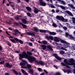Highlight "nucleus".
<instances>
[{
  "label": "nucleus",
  "mask_w": 75,
  "mask_h": 75,
  "mask_svg": "<svg viewBox=\"0 0 75 75\" xmlns=\"http://www.w3.org/2000/svg\"><path fill=\"white\" fill-rule=\"evenodd\" d=\"M46 38L48 39V40H53V39L54 38L52 36H46Z\"/></svg>",
  "instance_id": "9d476101"
},
{
  "label": "nucleus",
  "mask_w": 75,
  "mask_h": 75,
  "mask_svg": "<svg viewBox=\"0 0 75 75\" xmlns=\"http://www.w3.org/2000/svg\"><path fill=\"white\" fill-rule=\"evenodd\" d=\"M50 34H51V35H56V33L55 32H50L49 33Z\"/></svg>",
  "instance_id": "bb28decb"
},
{
  "label": "nucleus",
  "mask_w": 75,
  "mask_h": 75,
  "mask_svg": "<svg viewBox=\"0 0 75 75\" xmlns=\"http://www.w3.org/2000/svg\"><path fill=\"white\" fill-rule=\"evenodd\" d=\"M59 2H61L62 3L64 4H65V2L63 1H61V0H57Z\"/></svg>",
  "instance_id": "c756f323"
},
{
  "label": "nucleus",
  "mask_w": 75,
  "mask_h": 75,
  "mask_svg": "<svg viewBox=\"0 0 75 75\" xmlns=\"http://www.w3.org/2000/svg\"><path fill=\"white\" fill-rule=\"evenodd\" d=\"M41 47H42V49L43 50H45L47 48V46L45 45H42Z\"/></svg>",
  "instance_id": "412c9836"
},
{
  "label": "nucleus",
  "mask_w": 75,
  "mask_h": 75,
  "mask_svg": "<svg viewBox=\"0 0 75 75\" xmlns=\"http://www.w3.org/2000/svg\"><path fill=\"white\" fill-rule=\"evenodd\" d=\"M42 42L44 44V45H47V44H48V42L46 40H43L42 41Z\"/></svg>",
  "instance_id": "b1692460"
},
{
  "label": "nucleus",
  "mask_w": 75,
  "mask_h": 75,
  "mask_svg": "<svg viewBox=\"0 0 75 75\" xmlns=\"http://www.w3.org/2000/svg\"><path fill=\"white\" fill-rule=\"evenodd\" d=\"M3 50V48L1 46V45H0V51H1Z\"/></svg>",
  "instance_id": "13d9d810"
},
{
  "label": "nucleus",
  "mask_w": 75,
  "mask_h": 75,
  "mask_svg": "<svg viewBox=\"0 0 75 75\" xmlns=\"http://www.w3.org/2000/svg\"><path fill=\"white\" fill-rule=\"evenodd\" d=\"M15 33L14 34V35L15 36H18V34H17V33H18V34H20V32H19V30L17 29H16L14 31Z\"/></svg>",
  "instance_id": "1a4fd4ad"
},
{
  "label": "nucleus",
  "mask_w": 75,
  "mask_h": 75,
  "mask_svg": "<svg viewBox=\"0 0 75 75\" xmlns=\"http://www.w3.org/2000/svg\"><path fill=\"white\" fill-rule=\"evenodd\" d=\"M29 72L30 74H31V75H34V71H33V70L32 69H29Z\"/></svg>",
  "instance_id": "f3484780"
},
{
  "label": "nucleus",
  "mask_w": 75,
  "mask_h": 75,
  "mask_svg": "<svg viewBox=\"0 0 75 75\" xmlns=\"http://www.w3.org/2000/svg\"><path fill=\"white\" fill-rule=\"evenodd\" d=\"M7 44L8 46H9L10 47H11V43L10 42H8Z\"/></svg>",
  "instance_id": "864d4df0"
},
{
  "label": "nucleus",
  "mask_w": 75,
  "mask_h": 75,
  "mask_svg": "<svg viewBox=\"0 0 75 75\" xmlns=\"http://www.w3.org/2000/svg\"><path fill=\"white\" fill-rule=\"evenodd\" d=\"M24 75H28V73H27L26 72L24 73Z\"/></svg>",
  "instance_id": "69168bd1"
},
{
  "label": "nucleus",
  "mask_w": 75,
  "mask_h": 75,
  "mask_svg": "<svg viewBox=\"0 0 75 75\" xmlns=\"http://www.w3.org/2000/svg\"><path fill=\"white\" fill-rule=\"evenodd\" d=\"M62 27L63 28H64V30H67V27L65 26H63Z\"/></svg>",
  "instance_id": "3c124183"
},
{
  "label": "nucleus",
  "mask_w": 75,
  "mask_h": 75,
  "mask_svg": "<svg viewBox=\"0 0 75 75\" xmlns=\"http://www.w3.org/2000/svg\"><path fill=\"white\" fill-rule=\"evenodd\" d=\"M12 71L13 73L15 74L16 75H18V72L17 71H16V70L13 69L12 70Z\"/></svg>",
  "instance_id": "6ab92c4d"
},
{
  "label": "nucleus",
  "mask_w": 75,
  "mask_h": 75,
  "mask_svg": "<svg viewBox=\"0 0 75 75\" xmlns=\"http://www.w3.org/2000/svg\"><path fill=\"white\" fill-rule=\"evenodd\" d=\"M11 6L12 7V8L13 10H15V8L14 7V6L13 5H11Z\"/></svg>",
  "instance_id": "c03bdc74"
},
{
  "label": "nucleus",
  "mask_w": 75,
  "mask_h": 75,
  "mask_svg": "<svg viewBox=\"0 0 75 75\" xmlns=\"http://www.w3.org/2000/svg\"><path fill=\"white\" fill-rule=\"evenodd\" d=\"M35 61H35V62L36 63V64H40L41 65L43 66L44 65V62H42L41 61H40L38 62V60H36V59L35 58Z\"/></svg>",
  "instance_id": "7ed1b4c3"
},
{
  "label": "nucleus",
  "mask_w": 75,
  "mask_h": 75,
  "mask_svg": "<svg viewBox=\"0 0 75 75\" xmlns=\"http://www.w3.org/2000/svg\"><path fill=\"white\" fill-rule=\"evenodd\" d=\"M15 19L17 20H20V18L18 16H16L15 17Z\"/></svg>",
  "instance_id": "8fccbe9b"
},
{
  "label": "nucleus",
  "mask_w": 75,
  "mask_h": 75,
  "mask_svg": "<svg viewBox=\"0 0 75 75\" xmlns=\"http://www.w3.org/2000/svg\"><path fill=\"white\" fill-rule=\"evenodd\" d=\"M43 70L44 71V72H45L46 74H48V72H47V71L45 70L44 69Z\"/></svg>",
  "instance_id": "0e129e2a"
},
{
  "label": "nucleus",
  "mask_w": 75,
  "mask_h": 75,
  "mask_svg": "<svg viewBox=\"0 0 75 75\" xmlns=\"http://www.w3.org/2000/svg\"><path fill=\"white\" fill-rule=\"evenodd\" d=\"M13 24L15 25H18L20 24L16 22H13Z\"/></svg>",
  "instance_id": "a18cd8bd"
},
{
  "label": "nucleus",
  "mask_w": 75,
  "mask_h": 75,
  "mask_svg": "<svg viewBox=\"0 0 75 75\" xmlns=\"http://www.w3.org/2000/svg\"><path fill=\"white\" fill-rule=\"evenodd\" d=\"M68 19H64V23H67L68 22Z\"/></svg>",
  "instance_id": "09e8293b"
},
{
  "label": "nucleus",
  "mask_w": 75,
  "mask_h": 75,
  "mask_svg": "<svg viewBox=\"0 0 75 75\" xmlns=\"http://www.w3.org/2000/svg\"><path fill=\"white\" fill-rule=\"evenodd\" d=\"M19 34H20V35L21 36V37H24V34L22 33H21V32H20V33H19Z\"/></svg>",
  "instance_id": "79ce46f5"
},
{
  "label": "nucleus",
  "mask_w": 75,
  "mask_h": 75,
  "mask_svg": "<svg viewBox=\"0 0 75 75\" xmlns=\"http://www.w3.org/2000/svg\"><path fill=\"white\" fill-rule=\"evenodd\" d=\"M22 62H21L19 64L21 66V68L25 69L26 67H25L26 64H28V63H27V61L24 60H22Z\"/></svg>",
  "instance_id": "f03ea898"
},
{
  "label": "nucleus",
  "mask_w": 75,
  "mask_h": 75,
  "mask_svg": "<svg viewBox=\"0 0 75 75\" xmlns=\"http://www.w3.org/2000/svg\"><path fill=\"white\" fill-rule=\"evenodd\" d=\"M26 14L28 16V17H32V16H31V13H29L28 12L26 13Z\"/></svg>",
  "instance_id": "473e14b6"
},
{
  "label": "nucleus",
  "mask_w": 75,
  "mask_h": 75,
  "mask_svg": "<svg viewBox=\"0 0 75 75\" xmlns=\"http://www.w3.org/2000/svg\"><path fill=\"white\" fill-rule=\"evenodd\" d=\"M5 75H10V74H8V73H5Z\"/></svg>",
  "instance_id": "774afa93"
},
{
  "label": "nucleus",
  "mask_w": 75,
  "mask_h": 75,
  "mask_svg": "<svg viewBox=\"0 0 75 75\" xmlns=\"http://www.w3.org/2000/svg\"><path fill=\"white\" fill-rule=\"evenodd\" d=\"M56 59L59 61H61V60H62V58L58 57L56 58Z\"/></svg>",
  "instance_id": "e433bc0d"
},
{
  "label": "nucleus",
  "mask_w": 75,
  "mask_h": 75,
  "mask_svg": "<svg viewBox=\"0 0 75 75\" xmlns=\"http://www.w3.org/2000/svg\"><path fill=\"white\" fill-rule=\"evenodd\" d=\"M27 34V35H31V36H33V37L35 36V35L34 32L31 33V32H29Z\"/></svg>",
  "instance_id": "0eeeda50"
},
{
  "label": "nucleus",
  "mask_w": 75,
  "mask_h": 75,
  "mask_svg": "<svg viewBox=\"0 0 75 75\" xmlns=\"http://www.w3.org/2000/svg\"><path fill=\"white\" fill-rule=\"evenodd\" d=\"M38 69L39 72H42V69L40 68H38Z\"/></svg>",
  "instance_id": "ea45409f"
},
{
  "label": "nucleus",
  "mask_w": 75,
  "mask_h": 75,
  "mask_svg": "<svg viewBox=\"0 0 75 75\" xmlns=\"http://www.w3.org/2000/svg\"><path fill=\"white\" fill-rule=\"evenodd\" d=\"M27 54L28 55H29L30 56V55H33V53L31 52H29L28 51H27Z\"/></svg>",
  "instance_id": "aec40b11"
},
{
  "label": "nucleus",
  "mask_w": 75,
  "mask_h": 75,
  "mask_svg": "<svg viewBox=\"0 0 75 75\" xmlns=\"http://www.w3.org/2000/svg\"><path fill=\"white\" fill-rule=\"evenodd\" d=\"M65 13H67V14H68V15H69L70 16H71V17H73L74 15L72 14V13H71V12H70V11H64Z\"/></svg>",
  "instance_id": "6e6552de"
},
{
  "label": "nucleus",
  "mask_w": 75,
  "mask_h": 75,
  "mask_svg": "<svg viewBox=\"0 0 75 75\" xmlns=\"http://www.w3.org/2000/svg\"><path fill=\"white\" fill-rule=\"evenodd\" d=\"M6 2V0H3L2 1V4H4Z\"/></svg>",
  "instance_id": "052dcab7"
},
{
  "label": "nucleus",
  "mask_w": 75,
  "mask_h": 75,
  "mask_svg": "<svg viewBox=\"0 0 75 75\" xmlns=\"http://www.w3.org/2000/svg\"><path fill=\"white\" fill-rule=\"evenodd\" d=\"M54 5L56 6L57 7H60L61 5H58V4H55Z\"/></svg>",
  "instance_id": "6e6d98bb"
},
{
  "label": "nucleus",
  "mask_w": 75,
  "mask_h": 75,
  "mask_svg": "<svg viewBox=\"0 0 75 75\" xmlns=\"http://www.w3.org/2000/svg\"><path fill=\"white\" fill-rule=\"evenodd\" d=\"M61 64L62 65H63V66H66L67 68H71L70 67H69V65H68L65 64L63 62L61 63Z\"/></svg>",
  "instance_id": "4468645a"
},
{
  "label": "nucleus",
  "mask_w": 75,
  "mask_h": 75,
  "mask_svg": "<svg viewBox=\"0 0 75 75\" xmlns=\"http://www.w3.org/2000/svg\"><path fill=\"white\" fill-rule=\"evenodd\" d=\"M14 40H15V41H16L17 42H18L19 41V39H18L17 38H14Z\"/></svg>",
  "instance_id": "a19ab883"
},
{
  "label": "nucleus",
  "mask_w": 75,
  "mask_h": 75,
  "mask_svg": "<svg viewBox=\"0 0 75 75\" xmlns=\"http://www.w3.org/2000/svg\"><path fill=\"white\" fill-rule=\"evenodd\" d=\"M49 7H51V8H55V7L52 4H50L49 5Z\"/></svg>",
  "instance_id": "7c9ffc66"
},
{
  "label": "nucleus",
  "mask_w": 75,
  "mask_h": 75,
  "mask_svg": "<svg viewBox=\"0 0 75 75\" xmlns=\"http://www.w3.org/2000/svg\"><path fill=\"white\" fill-rule=\"evenodd\" d=\"M72 21L74 24H75V18L73 17L72 18Z\"/></svg>",
  "instance_id": "72a5a7b5"
},
{
  "label": "nucleus",
  "mask_w": 75,
  "mask_h": 75,
  "mask_svg": "<svg viewBox=\"0 0 75 75\" xmlns=\"http://www.w3.org/2000/svg\"><path fill=\"white\" fill-rule=\"evenodd\" d=\"M27 44L29 45V46H30L31 47H33V43L31 42H27Z\"/></svg>",
  "instance_id": "cd10ccee"
},
{
  "label": "nucleus",
  "mask_w": 75,
  "mask_h": 75,
  "mask_svg": "<svg viewBox=\"0 0 75 75\" xmlns=\"http://www.w3.org/2000/svg\"><path fill=\"white\" fill-rule=\"evenodd\" d=\"M68 6H69V7H71L72 9H75V7L74 6V5L72 4H68Z\"/></svg>",
  "instance_id": "a211bd4d"
},
{
  "label": "nucleus",
  "mask_w": 75,
  "mask_h": 75,
  "mask_svg": "<svg viewBox=\"0 0 75 75\" xmlns=\"http://www.w3.org/2000/svg\"><path fill=\"white\" fill-rule=\"evenodd\" d=\"M54 67V68H55L56 69H58V67H57V66L55 65H54L53 66Z\"/></svg>",
  "instance_id": "e2e57ef3"
},
{
  "label": "nucleus",
  "mask_w": 75,
  "mask_h": 75,
  "mask_svg": "<svg viewBox=\"0 0 75 75\" xmlns=\"http://www.w3.org/2000/svg\"><path fill=\"white\" fill-rule=\"evenodd\" d=\"M65 34L66 37H68L69 35V33L67 32H66Z\"/></svg>",
  "instance_id": "5fc2aeb1"
},
{
  "label": "nucleus",
  "mask_w": 75,
  "mask_h": 75,
  "mask_svg": "<svg viewBox=\"0 0 75 75\" xmlns=\"http://www.w3.org/2000/svg\"><path fill=\"white\" fill-rule=\"evenodd\" d=\"M52 26L54 27H57V25L55 23H53L52 24Z\"/></svg>",
  "instance_id": "de8ad7c7"
},
{
  "label": "nucleus",
  "mask_w": 75,
  "mask_h": 75,
  "mask_svg": "<svg viewBox=\"0 0 75 75\" xmlns=\"http://www.w3.org/2000/svg\"><path fill=\"white\" fill-rule=\"evenodd\" d=\"M66 72H68V74H69V73H71V71L69 69L66 70Z\"/></svg>",
  "instance_id": "4c0bfd02"
},
{
  "label": "nucleus",
  "mask_w": 75,
  "mask_h": 75,
  "mask_svg": "<svg viewBox=\"0 0 75 75\" xmlns=\"http://www.w3.org/2000/svg\"><path fill=\"white\" fill-rule=\"evenodd\" d=\"M44 74H45V73L44 72H43L41 74H40V75H44Z\"/></svg>",
  "instance_id": "338daca9"
},
{
  "label": "nucleus",
  "mask_w": 75,
  "mask_h": 75,
  "mask_svg": "<svg viewBox=\"0 0 75 75\" xmlns=\"http://www.w3.org/2000/svg\"><path fill=\"white\" fill-rule=\"evenodd\" d=\"M4 61H1L0 62V64L1 65H3V64H4Z\"/></svg>",
  "instance_id": "49530a36"
},
{
  "label": "nucleus",
  "mask_w": 75,
  "mask_h": 75,
  "mask_svg": "<svg viewBox=\"0 0 75 75\" xmlns=\"http://www.w3.org/2000/svg\"><path fill=\"white\" fill-rule=\"evenodd\" d=\"M60 41L62 43H63V44H68L66 41L62 39H61L60 40Z\"/></svg>",
  "instance_id": "4be33fe9"
},
{
  "label": "nucleus",
  "mask_w": 75,
  "mask_h": 75,
  "mask_svg": "<svg viewBox=\"0 0 75 75\" xmlns=\"http://www.w3.org/2000/svg\"><path fill=\"white\" fill-rule=\"evenodd\" d=\"M56 18L57 20H61L62 21H64V18L63 17H61L60 16H57L56 17Z\"/></svg>",
  "instance_id": "20e7f679"
},
{
  "label": "nucleus",
  "mask_w": 75,
  "mask_h": 75,
  "mask_svg": "<svg viewBox=\"0 0 75 75\" xmlns=\"http://www.w3.org/2000/svg\"><path fill=\"white\" fill-rule=\"evenodd\" d=\"M53 55L54 57H55V58H56V59H57V57H58V54L55 53L53 54Z\"/></svg>",
  "instance_id": "f704fd0d"
},
{
  "label": "nucleus",
  "mask_w": 75,
  "mask_h": 75,
  "mask_svg": "<svg viewBox=\"0 0 75 75\" xmlns=\"http://www.w3.org/2000/svg\"><path fill=\"white\" fill-rule=\"evenodd\" d=\"M54 41L55 42H59V40L58 39V38L57 37H55L54 39Z\"/></svg>",
  "instance_id": "393cba45"
},
{
  "label": "nucleus",
  "mask_w": 75,
  "mask_h": 75,
  "mask_svg": "<svg viewBox=\"0 0 75 75\" xmlns=\"http://www.w3.org/2000/svg\"><path fill=\"white\" fill-rule=\"evenodd\" d=\"M5 67L6 68H8L10 69L13 67V65L11 63L10 64L9 63H6L5 65Z\"/></svg>",
  "instance_id": "39448f33"
},
{
  "label": "nucleus",
  "mask_w": 75,
  "mask_h": 75,
  "mask_svg": "<svg viewBox=\"0 0 75 75\" xmlns=\"http://www.w3.org/2000/svg\"><path fill=\"white\" fill-rule=\"evenodd\" d=\"M41 12L42 13V11L40 10L39 9H37V8H35V9L34 10V12L36 13L37 14L38 13V12Z\"/></svg>",
  "instance_id": "9b49d317"
},
{
  "label": "nucleus",
  "mask_w": 75,
  "mask_h": 75,
  "mask_svg": "<svg viewBox=\"0 0 75 75\" xmlns=\"http://www.w3.org/2000/svg\"><path fill=\"white\" fill-rule=\"evenodd\" d=\"M25 67L26 68H25V69H30V68H31V65L27 64Z\"/></svg>",
  "instance_id": "f8f14e48"
},
{
  "label": "nucleus",
  "mask_w": 75,
  "mask_h": 75,
  "mask_svg": "<svg viewBox=\"0 0 75 75\" xmlns=\"http://www.w3.org/2000/svg\"><path fill=\"white\" fill-rule=\"evenodd\" d=\"M22 21L23 22L24 24H27V21H26V20L25 19H22Z\"/></svg>",
  "instance_id": "a878e982"
},
{
  "label": "nucleus",
  "mask_w": 75,
  "mask_h": 75,
  "mask_svg": "<svg viewBox=\"0 0 75 75\" xmlns=\"http://www.w3.org/2000/svg\"><path fill=\"white\" fill-rule=\"evenodd\" d=\"M26 8L27 10L29 11H30L31 10V8L29 6L27 7H26Z\"/></svg>",
  "instance_id": "c85d7f7f"
},
{
  "label": "nucleus",
  "mask_w": 75,
  "mask_h": 75,
  "mask_svg": "<svg viewBox=\"0 0 75 75\" xmlns=\"http://www.w3.org/2000/svg\"><path fill=\"white\" fill-rule=\"evenodd\" d=\"M60 7H61V8L62 9V10H66V8H65V7L61 5L60 6Z\"/></svg>",
  "instance_id": "2f4dec72"
},
{
  "label": "nucleus",
  "mask_w": 75,
  "mask_h": 75,
  "mask_svg": "<svg viewBox=\"0 0 75 75\" xmlns=\"http://www.w3.org/2000/svg\"><path fill=\"white\" fill-rule=\"evenodd\" d=\"M60 53L61 54H63L65 53V51H64L63 50H61L60 52Z\"/></svg>",
  "instance_id": "37998d69"
},
{
  "label": "nucleus",
  "mask_w": 75,
  "mask_h": 75,
  "mask_svg": "<svg viewBox=\"0 0 75 75\" xmlns=\"http://www.w3.org/2000/svg\"><path fill=\"white\" fill-rule=\"evenodd\" d=\"M40 32V33H47V32H48V30H42L41 29L39 30Z\"/></svg>",
  "instance_id": "dca6fc26"
},
{
  "label": "nucleus",
  "mask_w": 75,
  "mask_h": 75,
  "mask_svg": "<svg viewBox=\"0 0 75 75\" xmlns=\"http://www.w3.org/2000/svg\"><path fill=\"white\" fill-rule=\"evenodd\" d=\"M21 71L23 73V74H24L26 72L24 71V70H23V69H21Z\"/></svg>",
  "instance_id": "603ef678"
},
{
  "label": "nucleus",
  "mask_w": 75,
  "mask_h": 75,
  "mask_svg": "<svg viewBox=\"0 0 75 75\" xmlns=\"http://www.w3.org/2000/svg\"><path fill=\"white\" fill-rule=\"evenodd\" d=\"M22 54H19V59H21L22 58L27 59L30 63H33L34 61H35V57L31 56L28 55L27 53L25 51H23L22 53Z\"/></svg>",
  "instance_id": "f257e3e1"
},
{
  "label": "nucleus",
  "mask_w": 75,
  "mask_h": 75,
  "mask_svg": "<svg viewBox=\"0 0 75 75\" xmlns=\"http://www.w3.org/2000/svg\"><path fill=\"white\" fill-rule=\"evenodd\" d=\"M6 34H7V35H10V34H9L8 33V32L6 31Z\"/></svg>",
  "instance_id": "680f3d73"
},
{
  "label": "nucleus",
  "mask_w": 75,
  "mask_h": 75,
  "mask_svg": "<svg viewBox=\"0 0 75 75\" xmlns=\"http://www.w3.org/2000/svg\"><path fill=\"white\" fill-rule=\"evenodd\" d=\"M40 1L39 3L41 6H46V3L43 1L42 0H39Z\"/></svg>",
  "instance_id": "423d86ee"
},
{
  "label": "nucleus",
  "mask_w": 75,
  "mask_h": 75,
  "mask_svg": "<svg viewBox=\"0 0 75 75\" xmlns=\"http://www.w3.org/2000/svg\"><path fill=\"white\" fill-rule=\"evenodd\" d=\"M19 24L23 26V27L24 28H27V25H24L21 23V22H19Z\"/></svg>",
  "instance_id": "ddd939ff"
},
{
  "label": "nucleus",
  "mask_w": 75,
  "mask_h": 75,
  "mask_svg": "<svg viewBox=\"0 0 75 75\" xmlns=\"http://www.w3.org/2000/svg\"><path fill=\"white\" fill-rule=\"evenodd\" d=\"M47 48H48L49 50H52V48H51V46L48 45L47 46Z\"/></svg>",
  "instance_id": "c9c22d12"
},
{
  "label": "nucleus",
  "mask_w": 75,
  "mask_h": 75,
  "mask_svg": "<svg viewBox=\"0 0 75 75\" xmlns=\"http://www.w3.org/2000/svg\"><path fill=\"white\" fill-rule=\"evenodd\" d=\"M33 30L35 31L36 32H38L39 31V29L38 28L36 27H33Z\"/></svg>",
  "instance_id": "2eb2a0df"
},
{
  "label": "nucleus",
  "mask_w": 75,
  "mask_h": 75,
  "mask_svg": "<svg viewBox=\"0 0 75 75\" xmlns=\"http://www.w3.org/2000/svg\"><path fill=\"white\" fill-rule=\"evenodd\" d=\"M10 40L13 43H15V44H16V43H18V42H17L16 40H14V39H10Z\"/></svg>",
  "instance_id": "5701e85b"
},
{
  "label": "nucleus",
  "mask_w": 75,
  "mask_h": 75,
  "mask_svg": "<svg viewBox=\"0 0 75 75\" xmlns=\"http://www.w3.org/2000/svg\"><path fill=\"white\" fill-rule=\"evenodd\" d=\"M55 11L56 13H58L59 12V9H57Z\"/></svg>",
  "instance_id": "bf43d9fd"
},
{
  "label": "nucleus",
  "mask_w": 75,
  "mask_h": 75,
  "mask_svg": "<svg viewBox=\"0 0 75 75\" xmlns=\"http://www.w3.org/2000/svg\"><path fill=\"white\" fill-rule=\"evenodd\" d=\"M18 42H19V43H20V44H23V41H22L21 40H19V41Z\"/></svg>",
  "instance_id": "58836bf2"
},
{
  "label": "nucleus",
  "mask_w": 75,
  "mask_h": 75,
  "mask_svg": "<svg viewBox=\"0 0 75 75\" xmlns=\"http://www.w3.org/2000/svg\"><path fill=\"white\" fill-rule=\"evenodd\" d=\"M58 26L59 27H62V25H61V23H58Z\"/></svg>",
  "instance_id": "4d7b16f0"
}]
</instances>
